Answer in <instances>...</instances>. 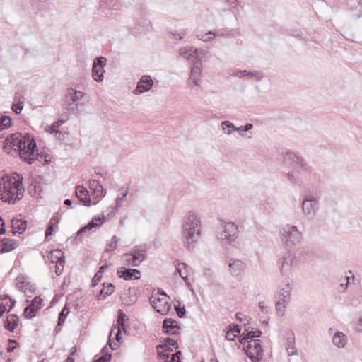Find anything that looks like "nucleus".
Returning a JSON list of instances; mask_svg holds the SVG:
<instances>
[{
  "mask_svg": "<svg viewBox=\"0 0 362 362\" xmlns=\"http://www.w3.org/2000/svg\"><path fill=\"white\" fill-rule=\"evenodd\" d=\"M283 163L289 170L284 172L288 182L293 185L302 187L313 173V168L300 155L292 151L286 152L284 156Z\"/></svg>",
  "mask_w": 362,
  "mask_h": 362,
  "instance_id": "nucleus-1",
  "label": "nucleus"
},
{
  "mask_svg": "<svg viewBox=\"0 0 362 362\" xmlns=\"http://www.w3.org/2000/svg\"><path fill=\"white\" fill-rule=\"evenodd\" d=\"M4 149L8 153L11 150L18 152L21 158L28 164H32L38 156L35 141L19 132L6 137L4 141Z\"/></svg>",
  "mask_w": 362,
  "mask_h": 362,
  "instance_id": "nucleus-2",
  "label": "nucleus"
},
{
  "mask_svg": "<svg viewBox=\"0 0 362 362\" xmlns=\"http://www.w3.org/2000/svg\"><path fill=\"white\" fill-rule=\"evenodd\" d=\"M202 229L201 217L193 211L187 212L183 217L182 237L184 245L192 250L195 247L200 238Z\"/></svg>",
  "mask_w": 362,
  "mask_h": 362,
  "instance_id": "nucleus-3",
  "label": "nucleus"
},
{
  "mask_svg": "<svg viewBox=\"0 0 362 362\" xmlns=\"http://www.w3.org/2000/svg\"><path fill=\"white\" fill-rule=\"evenodd\" d=\"M24 192L22 175L17 173H13L0 184L1 199L8 204H14L20 201L23 197Z\"/></svg>",
  "mask_w": 362,
  "mask_h": 362,
  "instance_id": "nucleus-4",
  "label": "nucleus"
},
{
  "mask_svg": "<svg viewBox=\"0 0 362 362\" xmlns=\"http://www.w3.org/2000/svg\"><path fill=\"white\" fill-rule=\"evenodd\" d=\"M298 259L295 253L287 251L279 256L277 266L283 277H288L298 266Z\"/></svg>",
  "mask_w": 362,
  "mask_h": 362,
  "instance_id": "nucleus-5",
  "label": "nucleus"
},
{
  "mask_svg": "<svg viewBox=\"0 0 362 362\" xmlns=\"http://www.w3.org/2000/svg\"><path fill=\"white\" fill-rule=\"evenodd\" d=\"M280 238L287 246H295L303 239L302 233L291 224H286L280 229Z\"/></svg>",
  "mask_w": 362,
  "mask_h": 362,
  "instance_id": "nucleus-6",
  "label": "nucleus"
},
{
  "mask_svg": "<svg viewBox=\"0 0 362 362\" xmlns=\"http://www.w3.org/2000/svg\"><path fill=\"white\" fill-rule=\"evenodd\" d=\"M146 250L144 245L134 246L129 252L122 255V258L127 266L138 267L146 259Z\"/></svg>",
  "mask_w": 362,
  "mask_h": 362,
  "instance_id": "nucleus-7",
  "label": "nucleus"
},
{
  "mask_svg": "<svg viewBox=\"0 0 362 362\" xmlns=\"http://www.w3.org/2000/svg\"><path fill=\"white\" fill-rule=\"evenodd\" d=\"M168 296L163 291L158 290L157 293H153L150 298V303L156 312L160 315H167L171 305L168 303Z\"/></svg>",
  "mask_w": 362,
  "mask_h": 362,
  "instance_id": "nucleus-8",
  "label": "nucleus"
},
{
  "mask_svg": "<svg viewBox=\"0 0 362 362\" xmlns=\"http://www.w3.org/2000/svg\"><path fill=\"white\" fill-rule=\"evenodd\" d=\"M292 289V284L289 281H287L284 287L281 288L275 302L276 313L279 316L284 315L285 309L290 302Z\"/></svg>",
  "mask_w": 362,
  "mask_h": 362,
  "instance_id": "nucleus-9",
  "label": "nucleus"
},
{
  "mask_svg": "<svg viewBox=\"0 0 362 362\" xmlns=\"http://www.w3.org/2000/svg\"><path fill=\"white\" fill-rule=\"evenodd\" d=\"M301 207L303 216L308 220L313 219L319 209V199L307 194L303 198Z\"/></svg>",
  "mask_w": 362,
  "mask_h": 362,
  "instance_id": "nucleus-10",
  "label": "nucleus"
},
{
  "mask_svg": "<svg viewBox=\"0 0 362 362\" xmlns=\"http://www.w3.org/2000/svg\"><path fill=\"white\" fill-rule=\"evenodd\" d=\"M243 349L245 351L247 357L252 362H259L262 359L263 349L260 340H250L247 341V344L243 346Z\"/></svg>",
  "mask_w": 362,
  "mask_h": 362,
  "instance_id": "nucleus-11",
  "label": "nucleus"
},
{
  "mask_svg": "<svg viewBox=\"0 0 362 362\" xmlns=\"http://www.w3.org/2000/svg\"><path fill=\"white\" fill-rule=\"evenodd\" d=\"M221 225L223 229L218 233V239L227 243L235 241L238 234V226L232 222H222Z\"/></svg>",
  "mask_w": 362,
  "mask_h": 362,
  "instance_id": "nucleus-12",
  "label": "nucleus"
},
{
  "mask_svg": "<svg viewBox=\"0 0 362 362\" xmlns=\"http://www.w3.org/2000/svg\"><path fill=\"white\" fill-rule=\"evenodd\" d=\"M202 74V59H196L193 62L191 68L190 75L187 79L189 87L199 86L201 83V76Z\"/></svg>",
  "mask_w": 362,
  "mask_h": 362,
  "instance_id": "nucleus-13",
  "label": "nucleus"
},
{
  "mask_svg": "<svg viewBox=\"0 0 362 362\" xmlns=\"http://www.w3.org/2000/svg\"><path fill=\"white\" fill-rule=\"evenodd\" d=\"M84 96L85 93L83 92L74 88H69L66 94V109L71 111L77 110L78 102Z\"/></svg>",
  "mask_w": 362,
  "mask_h": 362,
  "instance_id": "nucleus-14",
  "label": "nucleus"
},
{
  "mask_svg": "<svg viewBox=\"0 0 362 362\" xmlns=\"http://www.w3.org/2000/svg\"><path fill=\"white\" fill-rule=\"evenodd\" d=\"M106 63V59L103 57H97L93 64L92 76L93 78L97 82H101L103 80L105 72L104 66Z\"/></svg>",
  "mask_w": 362,
  "mask_h": 362,
  "instance_id": "nucleus-15",
  "label": "nucleus"
},
{
  "mask_svg": "<svg viewBox=\"0 0 362 362\" xmlns=\"http://www.w3.org/2000/svg\"><path fill=\"white\" fill-rule=\"evenodd\" d=\"M180 54L188 60L195 58L194 60L202 59L204 57L205 52L203 50L198 49L193 47H184L180 49Z\"/></svg>",
  "mask_w": 362,
  "mask_h": 362,
  "instance_id": "nucleus-16",
  "label": "nucleus"
},
{
  "mask_svg": "<svg viewBox=\"0 0 362 362\" xmlns=\"http://www.w3.org/2000/svg\"><path fill=\"white\" fill-rule=\"evenodd\" d=\"M42 300L40 296H35L31 303L24 309L25 317L32 319L35 316L37 311L41 308Z\"/></svg>",
  "mask_w": 362,
  "mask_h": 362,
  "instance_id": "nucleus-17",
  "label": "nucleus"
},
{
  "mask_svg": "<svg viewBox=\"0 0 362 362\" xmlns=\"http://www.w3.org/2000/svg\"><path fill=\"white\" fill-rule=\"evenodd\" d=\"M232 76L243 78L245 77L247 79L255 80V81H260L264 77V74L261 71H250L247 70H239L233 72L231 74Z\"/></svg>",
  "mask_w": 362,
  "mask_h": 362,
  "instance_id": "nucleus-18",
  "label": "nucleus"
},
{
  "mask_svg": "<svg viewBox=\"0 0 362 362\" xmlns=\"http://www.w3.org/2000/svg\"><path fill=\"white\" fill-rule=\"evenodd\" d=\"M153 82L150 76H143L137 83L135 94H141L148 91L153 86Z\"/></svg>",
  "mask_w": 362,
  "mask_h": 362,
  "instance_id": "nucleus-19",
  "label": "nucleus"
},
{
  "mask_svg": "<svg viewBox=\"0 0 362 362\" xmlns=\"http://www.w3.org/2000/svg\"><path fill=\"white\" fill-rule=\"evenodd\" d=\"M117 274L119 278H122L125 281L132 279H139L141 276V272L139 270L136 269H126L124 267L120 268L117 270Z\"/></svg>",
  "mask_w": 362,
  "mask_h": 362,
  "instance_id": "nucleus-20",
  "label": "nucleus"
},
{
  "mask_svg": "<svg viewBox=\"0 0 362 362\" xmlns=\"http://www.w3.org/2000/svg\"><path fill=\"white\" fill-rule=\"evenodd\" d=\"M228 267L233 276H238L241 274L245 268V263L240 259H230L228 261Z\"/></svg>",
  "mask_w": 362,
  "mask_h": 362,
  "instance_id": "nucleus-21",
  "label": "nucleus"
},
{
  "mask_svg": "<svg viewBox=\"0 0 362 362\" xmlns=\"http://www.w3.org/2000/svg\"><path fill=\"white\" fill-rule=\"evenodd\" d=\"M179 327L177 322L171 318H166L163 321V329L167 334H177L178 333Z\"/></svg>",
  "mask_w": 362,
  "mask_h": 362,
  "instance_id": "nucleus-22",
  "label": "nucleus"
},
{
  "mask_svg": "<svg viewBox=\"0 0 362 362\" xmlns=\"http://www.w3.org/2000/svg\"><path fill=\"white\" fill-rule=\"evenodd\" d=\"M76 196L85 206H90L91 201L88 190L83 186L78 185L76 188Z\"/></svg>",
  "mask_w": 362,
  "mask_h": 362,
  "instance_id": "nucleus-23",
  "label": "nucleus"
},
{
  "mask_svg": "<svg viewBox=\"0 0 362 362\" xmlns=\"http://www.w3.org/2000/svg\"><path fill=\"white\" fill-rule=\"evenodd\" d=\"M90 189L93 191V196L95 198H100L105 196L103 187L99 181L96 180H90L89 181Z\"/></svg>",
  "mask_w": 362,
  "mask_h": 362,
  "instance_id": "nucleus-24",
  "label": "nucleus"
},
{
  "mask_svg": "<svg viewBox=\"0 0 362 362\" xmlns=\"http://www.w3.org/2000/svg\"><path fill=\"white\" fill-rule=\"evenodd\" d=\"M12 232L13 234L23 233L26 229V221L17 218L11 220Z\"/></svg>",
  "mask_w": 362,
  "mask_h": 362,
  "instance_id": "nucleus-25",
  "label": "nucleus"
},
{
  "mask_svg": "<svg viewBox=\"0 0 362 362\" xmlns=\"http://www.w3.org/2000/svg\"><path fill=\"white\" fill-rule=\"evenodd\" d=\"M332 342L337 347L344 348L347 343V337L343 332L337 331L332 337Z\"/></svg>",
  "mask_w": 362,
  "mask_h": 362,
  "instance_id": "nucleus-26",
  "label": "nucleus"
},
{
  "mask_svg": "<svg viewBox=\"0 0 362 362\" xmlns=\"http://www.w3.org/2000/svg\"><path fill=\"white\" fill-rule=\"evenodd\" d=\"M174 264L175 267V274H178L186 282L187 286H190V284L187 281V276H184V274H182V270H187V272L188 269H191V267L185 263L180 262L178 260H175L174 262Z\"/></svg>",
  "mask_w": 362,
  "mask_h": 362,
  "instance_id": "nucleus-27",
  "label": "nucleus"
},
{
  "mask_svg": "<svg viewBox=\"0 0 362 362\" xmlns=\"http://www.w3.org/2000/svg\"><path fill=\"white\" fill-rule=\"evenodd\" d=\"M18 322V317L16 315H8L4 320V328L8 331L13 332L16 327Z\"/></svg>",
  "mask_w": 362,
  "mask_h": 362,
  "instance_id": "nucleus-28",
  "label": "nucleus"
},
{
  "mask_svg": "<svg viewBox=\"0 0 362 362\" xmlns=\"http://www.w3.org/2000/svg\"><path fill=\"white\" fill-rule=\"evenodd\" d=\"M1 243V253L10 252L14 250L18 246V243L15 240L4 238Z\"/></svg>",
  "mask_w": 362,
  "mask_h": 362,
  "instance_id": "nucleus-29",
  "label": "nucleus"
},
{
  "mask_svg": "<svg viewBox=\"0 0 362 362\" xmlns=\"http://www.w3.org/2000/svg\"><path fill=\"white\" fill-rule=\"evenodd\" d=\"M164 344L157 346V349H168V351H173V349H177L178 344L175 340L169 337L164 339Z\"/></svg>",
  "mask_w": 362,
  "mask_h": 362,
  "instance_id": "nucleus-30",
  "label": "nucleus"
},
{
  "mask_svg": "<svg viewBox=\"0 0 362 362\" xmlns=\"http://www.w3.org/2000/svg\"><path fill=\"white\" fill-rule=\"evenodd\" d=\"M114 290L115 286L113 284L111 283L108 284L106 287H104V288L100 291L98 296V300H100L105 298L107 296L111 295L114 292Z\"/></svg>",
  "mask_w": 362,
  "mask_h": 362,
  "instance_id": "nucleus-31",
  "label": "nucleus"
},
{
  "mask_svg": "<svg viewBox=\"0 0 362 362\" xmlns=\"http://www.w3.org/2000/svg\"><path fill=\"white\" fill-rule=\"evenodd\" d=\"M101 219L100 218L95 217L92 219L91 221H90L86 226L81 228L77 233V235H80L81 233L83 232H85L86 230H90L93 228H95L98 226H99V223H98V221H100Z\"/></svg>",
  "mask_w": 362,
  "mask_h": 362,
  "instance_id": "nucleus-32",
  "label": "nucleus"
},
{
  "mask_svg": "<svg viewBox=\"0 0 362 362\" xmlns=\"http://www.w3.org/2000/svg\"><path fill=\"white\" fill-rule=\"evenodd\" d=\"M354 276L351 275V276H345L340 279V291L344 292L349 286V284L351 283V279L352 281H354Z\"/></svg>",
  "mask_w": 362,
  "mask_h": 362,
  "instance_id": "nucleus-33",
  "label": "nucleus"
},
{
  "mask_svg": "<svg viewBox=\"0 0 362 362\" xmlns=\"http://www.w3.org/2000/svg\"><path fill=\"white\" fill-rule=\"evenodd\" d=\"M288 346L286 347L288 354L289 356H293L297 354V349L295 347V338L294 337H290L288 338Z\"/></svg>",
  "mask_w": 362,
  "mask_h": 362,
  "instance_id": "nucleus-34",
  "label": "nucleus"
},
{
  "mask_svg": "<svg viewBox=\"0 0 362 362\" xmlns=\"http://www.w3.org/2000/svg\"><path fill=\"white\" fill-rule=\"evenodd\" d=\"M222 129L227 134H230L233 132L237 131V127L230 121H223L221 124Z\"/></svg>",
  "mask_w": 362,
  "mask_h": 362,
  "instance_id": "nucleus-35",
  "label": "nucleus"
},
{
  "mask_svg": "<svg viewBox=\"0 0 362 362\" xmlns=\"http://www.w3.org/2000/svg\"><path fill=\"white\" fill-rule=\"evenodd\" d=\"M243 337L240 339V344L245 346L247 344V341L250 340H255V337H253V331H248L247 329H245V332L243 333Z\"/></svg>",
  "mask_w": 362,
  "mask_h": 362,
  "instance_id": "nucleus-36",
  "label": "nucleus"
},
{
  "mask_svg": "<svg viewBox=\"0 0 362 362\" xmlns=\"http://www.w3.org/2000/svg\"><path fill=\"white\" fill-rule=\"evenodd\" d=\"M1 299L3 300L1 305H6V311L9 312L15 305L16 301L7 295H5Z\"/></svg>",
  "mask_w": 362,
  "mask_h": 362,
  "instance_id": "nucleus-37",
  "label": "nucleus"
},
{
  "mask_svg": "<svg viewBox=\"0 0 362 362\" xmlns=\"http://www.w3.org/2000/svg\"><path fill=\"white\" fill-rule=\"evenodd\" d=\"M11 125V119L8 116H1L0 117V131L10 127Z\"/></svg>",
  "mask_w": 362,
  "mask_h": 362,
  "instance_id": "nucleus-38",
  "label": "nucleus"
},
{
  "mask_svg": "<svg viewBox=\"0 0 362 362\" xmlns=\"http://www.w3.org/2000/svg\"><path fill=\"white\" fill-rule=\"evenodd\" d=\"M207 35H212V37H233L234 35L231 33V31L228 33H224L221 30L217 31H209L207 33Z\"/></svg>",
  "mask_w": 362,
  "mask_h": 362,
  "instance_id": "nucleus-39",
  "label": "nucleus"
},
{
  "mask_svg": "<svg viewBox=\"0 0 362 362\" xmlns=\"http://www.w3.org/2000/svg\"><path fill=\"white\" fill-rule=\"evenodd\" d=\"M119 240V239L117 236L114 235L112 238L110 243L106 245L105 251L109 252L115 250L117 247V243Z\"/></svg>",
  "mask_w": 362,
  "mask_h": 362,
  "instance_id": "nucleus-40",
  "label": "nucleus"
},
{
  "mask_svg": "<svg viewBox=\"0 0 362 362\" xmlns=\"http://www.w3.org/2000/svg\"><path fill=\"white\" fill-rule=\"evenodd\" d=\"M126 317V315L125 313L122 310H118V317H117V326L119 327L120 328H122L124 330L125 329L124 328V317Z\"/></svg>",
  "mask_w": 362,
  "mask_h": 362,
  "instance_id": "nucleus-41",
  "label": "nucleus"
},
{
  "mask_svg": "<svg viewBox=\"0 0 362 362\" xmlns=\"http://www.w3.org/2000/svg\"><path fill=\"white\" fill-rule=\"evenodd\" d=\"M58 223V221L55 220L54 218H52L50 220L49 225L45 230V238H47L49 236H51L52 235L54 225V223Z\"/></svg>",
  "mask_w": 362,
  "mask_h": 362,
  "instance_id": "nucleus-42",
  "label": "nucleus"
},
{
  "mask_svg": "<svg viewBox=\"0 0 362 362\" xmlns=\"http://www.w3.org/2000/svg\"><path fill=\"white\" fill-rule=\"evenodd\" d=\"M64 262L65 261L64 259L57 260L55 265V273L57 276L62 274L64 270Z\"/></svg>",
  "mask_w": 362,
  "mask_h": 362,
  "instance_id": "nucleus-43",
  "label": "nucleus"
},
{
  "mask_svg": "<svg viewBox=\"0 0 362 362\" xmlns=\"http://www.w3.org/2000/svg\"><path fill=\"white\" fill-rule=\"evenodd\" d=\"M23 108V102H18L13 103L12 105V110L16 114H20Z\"/></svg>",
  "mask_w": 362,
  "mask_h": 362,
  "instance_id": "nucleus-44",
  "label": "nucleus"
},
{
  "mask_svg": "<svg viewBox=\"0 0 362 362\" xmlns=\"http://www.w3.org/2000/svg\"><path fill=\"white\" fill-rule=\"evenodd\" d=\"M158 349V355L161 358L165 359V361H168V358L170 357V356H171V355L170 354V352L171 351H168V349H166L163 351H160V349Z\"/></svg>",
  "mask_w": 362,
  "mask_h": 362,
  "instance_id": "nucleus-45",
  "label": "nucleus"
},
{
  "mask_svg": "<svg viewBox=\"0 0 362 362\" xmlns=\"http://www.w3.org/2000/svg\"><path fill=\"white\" fill-rule=\"evenodd\" d=\"M175 309L176 310V313H177V315L180 317H183L185 315V306H180V305H175Z\"/></svg>",
  "mask_w": 362,
  "mask_h": 362,
  "instance_id": "nucleus-46",
  "label": "nucleus"
},
{
  "mask_svg": "<svg viewBox=\"0 0 362 362\" xmlns=\"http://www.w3.org/2000/svg\"><path fill=\"white\" fill-rule=\"evenodd\" d=\"M111 359V354H106L105 355L101 356L98 359L93 361V362H109Z\"/></svg>",
  "mask_w": 362,
  "mask_h": 362,
  "instance_id": "nucleus-47",
  "label": "nucleus"
},
{
  "mask_svg": "<svg viewBox=\"0 0 362 362\" xmlns=\"http://www.w3.org/2000/svg\"><path fill=\"white\" fill-rule=\"evenodd\" d=\"M253 127L252 124L251 123H247L245 125L240 126L239 127H237V132H247L252 129Z\"/></svg>",
  "mask_w": 362,
  "mask_h": 362,
  "instance_id": "nucleus-48",
  "label": "nucleus"
},
{
  "mask_svg": "<svg viewBox=\"0 0 362 362\" xmlns=\"http://www.w3.org/2000/svg\"><path fill=\"white\" fill-rule=\"evenodd\" d=\"M122 202H123L122 197H117L115 199V206L112 208V211H111L112 214H114L115 211L121 206Z\"/></svg>",
  "mask_w": 362,
  "mask_h": 362,
  "instance_id": "nucleus-49",
  "label": "nucleus"
},
{
  "mask_svg": "<svg viewBox=\"0 0 362 362\" xmlns=\"http://www.w3.org/2000/svg\"><path fill=\"white\" fill-rule=\"evenodd\" d=\"M197 37L199 40L204 41V42H208V41L211 40V39H213L212 35H207V33L197 35Z\"/></svg>",
  "mask_w": 362,
  "mask_h": 362,
  "instance_id": "nucleus-50",
  "label": "nucleus"
},
{
  "mask_svg": "<svg viewBox=\"0 0 362 362\" xmlns=\"http://www.w3.org/2000/svg\"><path fill=\"white\" fill-rule=\"evenodd\" d=\"M301 34H302V33L300 30H287V35H291V36H293V37H300Z\"/></svg>",
  "mask_w": 362,
  "mask_h": 362,
  "instance_id": "nucleus-51",
  "label": "nucleus"
},
{
  "mask_svg": "<svg viewBox=\"0 0 362 362\" xmlns=\"http://www.w3.org/2000/svg\"><path fill=\"white\" fill-rule=\"evenodd\" d=\"M230 332L232 334H236L238 336V335H239L240 334L241 328L238 325H233V328L230 330Z\"/></svg>",
  "mask_w": 362,
  "mask_h": 362,
  "instance_id": "nucleus-52",
  "label": "nucleus"
},
{
  "mask_svg": "<svg viewBox=\"0 0 362 362\" xmlns=\"http://www.w3.org/2000/svg\"><path fill=\"white\" fill-rule=\"evenodd\" d=\"M259 307L263 313H268L269 311V308L265 305L264 302H259Z\"/></svg>",
  "mask_w": 362,
  "mask_h": 362,
  "instance_id": "nucleus-53",
  "label": "nucleus"
},
{
  "mask_svg": "<svg viewBox=\"0 0 362 362\" xmlns=\"http://www.w3.org/2000/svg\"><path fill=\"white\" fill-rule=\"evenodd\" d=\"M101 279L102 275L97 272L92 280V286H95Z\"/></svg>",
  "mask_w": 362,
  "mask_h": 362,
  "instance_id": "nucleus-54",
  "label": "nucleus"
},
{
  "mask_svg": "<svg viewBox=\"0 0 362 362\" xmlns=\"http://www.w3.org/2000/svg\"><path fill=\"white\" fill-rule=\"evenodd\" d=\"M235 337H237V335L235 334H232L230 331H228L226 334V339L228 341H235Z\"/></svg>",
  "mask_w": 362,
  "mask_h": 362,
  "instance_id": "nucleus-55",
  "label": "nucleus"
},
{
  "mask_svg": "<svg viewBox=\"0 0 362 362\" xmlns=\"http://www.w3.org/2000/svg\"><path fill=\"white\" fill-rule=\"evenodd\" d=\"M69 313V310L68 308H66V306H65L62 310L61 312L59 313V317H62L64 318V320L66 319L67 315Z\"/></svg>",
  "mask_w": 362,
  "mask_h": 362,
  "instance_id": "nucleus-56",
  "label": "nucleus"
},
{
  "mask_svg": "<svg viewBox=\"0 0 362 362\" xmlns=\"http://www.w3.org/2000/svg\"><path fill=\"white\" fill-rule=\"evenodd\" d=\"M362 327V315H360L359 318L356 323V329L358 332H361V328Z\"/></svg>",
  "mask_w": 362,
  "mask_h": 362,
  "instance_id": "nucleus-57",
  "label": "nucleus"
},
{
  "mask_svg": "<svg viewBox=\"0 0 362 362\" xmlns=\"http://www.w3.org/2000/svg\"><path fill=\"white\" fill-rule=\"evenodd\" d=\"M64 123V119H58L57 121L54 122L52 125V128L54 129H57L58 127H59L60 126H62L63 124Z\"/></svg>",
  "mask_w": 362,
  "mask_h": 362,
  "instance_id": "nucleus-58",
  "label": "nucleus"
},
{
  "mask_svg": "<svg viewBox=\"0 0 362 362\" xmlns=\"http://www.w3.org/2000/svg\"><path fill=\"white\" fill-rule=\"evenodd\" d=\"M52 254L55 253V257L57 259V260L62 259L63 257V252L60 250H54L52 252Z\"/></svg>",
  "mask_w": 362,
  "mask_h": 362,
  "instance_id": "nucleus-59",
  "label": "nucleus"
},
{
  "mask_svg": "<svg viewBox=\"0 0 362 362\" xmlns=\"http://www.w3.org/2000/svg\"><path fill=\"white\" fill-rule=\"evenodd\" d=\"M6 232L4 221L0 218V235L4 234Z\"/></svg>",
  "mask_w": 362,
  "mask_h": 362,
  "instance_id": "nucleus-60",
  "label": "nucleus"
},
{
  "mask_svg": "<svg viewBox=\"0 0 362 362\" xmlns=\"http://www.w3.org/2000/svg\"><path fill=\"white\" fill-rule=\"evenodd\" d=\"M54 134V137L59 140H62L64 138V135H63L62 132H60L59 130L57 129V131L55 132V133Z\"/></svg>",
  "mask_w": 362,
  "mask_h": 362,
  "instance_id": "nucleus-61",
  "label": "nucleus"
},
{
  "mask_svg": "<svg viewBox=\"0 0 362 362\" xmlns=\"http://www.w3.org/2000/svg\"><path fill=\"white\" fill-rule=\"evenodd\" d=\"M45 131L49 134H54L55 132L57 131L56 129H54L52 128V125H47V127H45Z\"/></svg>",
  "mask_w": 362,
  "mask_h": 362,
  "instance_id": "nucleus-62",
  "label": "nucleus"
},
{
  "mask_svg": "<svg viewBox=\"0 0 362 362\" xmlns=\"http://www.w3.org/2000/svg\"><path fill=\"white\" fill-rule=\"evenodd\" d=\"M111 264L105 263L104 265L101 266L99 269V271L98 272V274L103 275V273L104 272L105 269L108 267L110 266Z\"/></svg>",
  "mask_w": 362,
  "mask_h": 362,
  "instance_id": "nucleus-63",
  "label": "nucleus"
},
{
  "mask_svg": "<svg viewBox=\"0 0 362 362\" xmlns=\"http://www.w3.org/2000/svg\"><path fill=\"white\" fill-rule=\"evenodd\" d=\"M168 362H180V358H177L176 355L171 354L170 361H169Z\"/></svg>",
  "mask_w": 362,
  "mask_h": 362,
  "instance_id": "nucleus-64",
  "label": "nucleus"
}]
</instances>
